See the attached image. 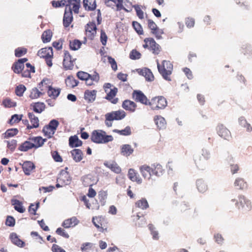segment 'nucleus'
<instances>
[{
	"label": "nucleus",
	"mask_w": 252,
	"mask_h": 252,
	"mask_svg": "<svg viewBox=\"0 0 252 252\" xmlns=\"http://www.w3.org/2000/svg\"><path fill=\"white\" fill-rule=\"evenodd\" d=\"M105 3L107 6L111 7L112 8L116 6L117 10H118L124 9L126 11H127L124 7L122 0H105Z\"/></svg>",
	"instance_id": "nucleus-24"
},
{
	"label": "nucleus",
	"mask_w": 252,
	"mask_h": 252,
	"mask_svg": "<svg viewBox=\"0 0 252 252\" xmlns=\"http://www.w3.org/2000/svg\"><path fill=\"white\" fill-rule=\"evenodd\" d=\"M37 55L40 58H45L48 57H53V52L52 47L43 48L37 52Z\"/></svg>",
	"instance_id": "nucleus-29"
},
{
	"label": "nucleus",
	"mask_w": 252,
	"mask_h": 252,
	"mask_svg": "<svg viewBox=\"0 0 252 252\" xmlns=\"http://www.w3.org/2000/svg\"><path fill=\"white\" fill-rule=\"evenodd\" d=\"M94 245V244L92 243H84L81 245L80 249L83 252H89L93 249Z\"/></svg>",
	"instance_id": "nucleus-53"
},
{
	"label": "nucleus",
	"mask_w": 252,
	"mask_h": 252,
	"mask_svg": "<svg viewBox=\"0 0 252 252\" xmlns=\"http://www.w3.org/2000/svg\"><path fill=\"white\" fill-rule=\"evenodd\" d=\"M7 143V148L11 151H13L16 147L17 141L14 139L5 141Z\"/></svg>",
	"instance_id": "nucleus-64"
},
{
	"label": "nucleus",
	"mask_w": 252,
	"mask_h": 252,
	"mask_svg": "<svg viewBox=\"0 0 252 252\" xmlns=\"http://www.w3.org/2000/svg\"><path fill=\"white\" fill-rule=\"evenodd\" d=\"M83 5L87 11H93L96 7V0H83Z\"/></svg>",
	"instance_id": "nucleus-31"
},
{
	"label": "nucleus",
	"mask_w": 252,
	"mask_h": 252,
	"mask_svg": "<svg viewBox=\"0 0 252 252\" xmlns=\"http://www.w3.org/2000/svg\"><path fill=\"white\" fill-rule=\"evenodd\" d=\"M63 54V65L64 68L65 70L72 69L76 59L73 58L68 51H64Z\"/></svg>",
	"instance_id": "nucleus-10"
},
{
	"label": "nucleus",
	"mask_w": 252,
	"mask_h": 252,
	"mask_svg": "<svg viewBox=\"0 0 252 252\" xmlns=\"http://www.w3.org/2000/svg\"><path fill=\"white\" fill-rule=\"evenodd\" d=\"M82 142L76 135L71 136L69 138V144L71 147H77L82 145Z\"/></svg>",
	"instance_id": "nucleus-43"
},
{
	"label": "nucleus",
	"mask_w": 252,
	"mask_h": 252,
	"mask_svg": "<svg viewBox=\"0 0 252 252\" xmlns=\"http://www.w3.org/2000/svg\"><path fill=\"white\" fill-rule=\"evenodd\" d=\"M2 105L6 108H11L16 106V102L9 98H6L2 101Z\"/></svg>",
	"instance_id": "nucleus-55"
},
{
	"label": "nucleus",
	"mask_w": 252,
	"mask_h": 252,
	"mask_svg": "<svg viewBox=\"0 0 252 252\" xmlns=\"http://www.w3.org/2000/svg\"><path fill=\"white\" fill-rule=\"evenodd\" d=\"M52 36V32L50 30L45 31L41 36L42 41L44 43L49 42L51 40Z\"/></svg>",
	"instance_id": "nucleus-49"
},
{
	"label": "nucleus",
	"mask_w": 252,
	"mask_h": 252,
	"mask_svg": "<svg viewBox=\"0 0 252 252\" xmlns=\"http://www.w3.org/2000/svg\"><path fill=\"white\" fill-rule=\"evenodd\" d=\"M239 122L240 125L246 128V130L248 132H251L252 130V127L251 125L247 123L246 119L244 117H241L239 119Z\"/></svg>",
	"instance_id": "nucleus-50"
},
{
	"label": "nucleus",
	"mask_w": 252,
	"mask_h": 252,
	"mask_svg": "<svg viewBox=\"0 0 252 252\" xmlns=\"http://www.w3.org/2000/svg\"><path fill=\"white\" fill-rule=\"evenodd\" d=\"M122 107L126 111L133 113L136 110L137 104L131 100L126 99L123 102Z\"/></svg>",
	"instance_id": "nucleus-19"
},
{
	"label": "nucleus",
	"mask_w": 252,
	"mask_h": 252,
	"mask_svg": "<svg viewBox=\"0 0 252 252\" xmlns=\"http://www.w3.org/2000/svg\"><path fill=\"white\" fill-rule=\"evenodd\" d=\"M31 106L32 107L33 110L38 113H41L45 108L44 103L40 102L33 103Z\"/></svg>",
	"instance_id": "nucleus-45"
},
{
	"label": "nucleus",
	"mask_w": 252,
	"mask_h": 252,
	"mask_svg": "<svg viewBox=\"0 0 252 252\" xmlns=\"http://www.w3.org/2000/svg\"><path fill=\"white\" fill-rule=\"evenodd\" d=\"M18 132L16 128L9 129L4 134V138H7L16 135Z\"/></svg>",
	"instance_id": "nucleus-57"
},
{
	"label": "nucleus",
	"mask_w": 252,
	"mask_h": 252,
	"mask_svg": "<svg viewBox=\"0 0 252 252\" xmlns=\"http://www.w3.org/2000/svg\"><path fill=\"white\" fill-rule=\"evenodd\" d=\"M24 68V64H23L20 63L18 61L15 62L12 66V69L14 73L19 74Z\"/></svg>",
	"instance_id": "nucleus-48"
},
{
	"label": "nucleus",
	"mask_w": 252,
	"mask_h": 252,
	"mask_svg": "<svg viewBox=\"0 0 252 252\" xmlns=\"http://www.w3.org/2000/svg\"><path fill=\"white\" fill-rule=\"evenodd\" d=\"M218 133L224 139L228 140L231 137L230 131L222 125H219L217 127Z\"/></svg>",
	"instance_id": "nucleus-21"
},
{
	"label": "nucleus",
	"mask_w": 252,
	"mask_h": 252,
	"mask_svg": "<svg viewBox=\"0 0 252 252\" xmlns=\"http://www.w3.org/2000/svg\"><path fill=\"white\" fill-rule=\"evenodd\" d=\"M22 167L25 174L27 175H30L32 171L35 168L33 163L30 161H24L22 165Z\"/></svg>",
	"instance_id": "nucleus-27"
},
{
	"label": "nucleus",
	"mask_w": 252,
	"mask_h": 252,
	"mask_svg": "<svg viewBox=\"0 0 252 252\" xmlns=\"http://www.w3.org/2000/svg\"><path fill=\"white\" fill-rule=\"evenodd\" d=\"M234 186L237 189L245 190L248 189V184L244 179L238 177L237 178L234 183Z\"/></svg>",
	"instance_id": "nucleus-25"
},
{
	"label": "nucleus",
	"mask_w": 252,
	"mask_h": 252,
	"mask_svg": "<svg viewBox=\"0 0 252 252\" xmlns=\"http://www.w3.org/2000/svg\"><path fill=\"white\" fill-rule=\"evenodd\" d=\"M108 119L114 120H121L123 119L126 116V113L122 110L112 111L108 113Z\"/></svg>",
	"instance_id": "nucleus-16"
},
{
	"label": "nucleus",
	"mask_w": 252,
	"mask_h": 252,
	"mask_svg": "<svg viewBox=\"0 0 252 252\" xmlns=\"http://www.w3.org/2000/svg\"><path fill=\"white\" fill-rule=\"evenodd\" d=\"M196 187L198 191L204 193L208 190V186L204 181L202 179H198L196 181Z\"/></svg>",
	"instance_id": "nucleus-42"
},
{
	"label": "nucleus",
	"mask_w": 252,
	"mask_h": 252,
	"mask_svg": "<svg viewBox=\"0 0 252 252\" xmlns=\"http://www.w3.org/2000/svg\"><path fill=\"white\" fill-rule=\"evenodd\" d=\"M11 203L15 210L20 213H23L25 211V209L23 206L22 203L17 199H12Z\"/></svg>",
	"instance_id": "nucleus-41"
},
{
	"label": "nucleus",
	"mask_w": 252,
	"mask_h": 252,
	"mask_svg": "<svg viewBox=\"0 0 252 252\" xmlns=\"http://www.w3.org/2000/svg\"><path fill=\"white\" fill-rule=\"evenodd\" d=\"M183 211L185 212L187 215L192 217H196L197 215L195 209L192 207H189L188 209H184Z\"/></svg>",
	"instance_id": "nucleus-62"
},
{
	"label": "nucleus",
	"mask_w": 252,
	"mask_h": 252,
	"mask_svg": "<svg viewBox=\"0 0 252 252\" xmlns=\"http://www.w3.org/2000/svg\"><path fill=\"white\" fill-rule=\"evenodd\" d=\"M28 117L31 123L30 126H28V129L37 128L39 126V124L38 117L35 116L32 113L30 112L28 113Z\"/></svg>",
	"instance_id": "nucleus-32"
},
{
	"label": "nucleus",
	"mask_w": 252,
	"mask_h": 252,
	"mask_svg": "<svg viewBox=\"0 0 252 252\" xmlns=\"http://www.w3.org/2000/svg\"><path fill=\"white\" fill-rule=\"evenodd\" d=\"M154 121L159 129L164 128L166 126L165 120L161 116H156L154 117Z\"/></svg>",
	"instance_id": "nucleus-39"
},
{
	"label": "nucleus",
	"mask_w": 252,
	"mask_h": 252,
	"mask_svg": "<svg viewBox=\"0 0 252 252\" xmlns=\"http://www.w3.org/2000/svg\"><path fill=\"white\" fill-rule=\"evenodd\" d=\"M133 149L129 144H124L121 146V154L124 156H129L133 153Z\"/></svg>",
	"instance_id": "nucleus-35"
},
{
	"label": "nucleus",
	"mask_w": 252,
	"mask_h": 252,
	"mask_svg": "<svg viewBox=\"0 0 252 252\" xmlns=\"http://www.w3.org/2000/svg\"><path fill=\"white\" fill-rule=\"evenodd\" d=\"M59 122L56 120H51L48 125L45 126L42 129L44 136L48 138L53 137L58 126Z\"/></svg>",
	"instance_id": "nucleus-7"
},
{
	"label": "nucleus",
	"mask_w": 252,
	"mask_h": 252,
	"mask_svg": "<svg viewBox=\"0 0 252 252\" xmlns=\"http://www.w3.org/2000/svg\"><path fill=\"white\" fill-rule=\"evenodd\" d=\"M147 24L148 28L151 31V33L154 34L157 39H160L161 35L163 33L162 30L159 29L156 24L151 19L147 20Z\"/></svg>",
	"instance_id": "nucleus-11"
},
{
	"label": "nucleus",
	"mask_w": 252,
	"mask_h": 252,
	"mask_svg": "<svg viewBox=\"0 0 252 252\" xmlns=\"http://www.w3.org/2000/svg\"><path fill=\"white\" fill-rule=\"evenodd\" d=\"M97 91L96 90H87L84 92V98L88 103L93 102L96 96Z\"/></svg>",
	"instance_id": "nucleus-23"
},
{
	"label": "nucleus",
	"mask_w": 252,
	"mask_h": 252,
	"mask_svg": "<svg viewBox=\"0 0 252 252\" xmlns=\"http://www.w3.org/2000/svg\"><path fill=\"white\" fill-rule=\"evenodd\" d=\"M30 140L32 142L34 145V148L37 149L42 146L46 139H43L41 136H36L30 138Z\"/></svg>",
	"instance_id": "nucleus-33"
},
{
	"label": "nucleus",
	"mask_w": 252,
	"mask_h": 252,
	"mask_svg": "<svg viewBox=\"0 0 252 252\" xmlns=\"http://www.w3.org/2000/svg\"><path fill=\"white\" fill-rule=\"evenodd\" d=\"M135 206L141 209L145 210L149 208V205L147 200L143 198L135 202Z\"/></svg>",
	"instance_id": "nucleus-47"
},
{
	"label": "nucleus",
	"mask_w": 252,
	"mask_h": 252,
	"mask_svg": "<svg viewBox=\"0 0 252 252\" xmlns=\"http://www.w3.org/2000/svg\"><path fill=\"white\" fill-rule=\"evenodd\" d=\"M141 57V53L135 49L132 50L129 54V58L131 60H138Z\"/></svg>",
	"instance_id": "nucleus-61"
},
{
	"label": "nucleus",
	"mask_w": 252,
	"mask_h": 252,
	"mask_svg": "<svg viewBox=\"0 0 252 252\" xmlns=\"http://www.w3.org/2000/svg\"><path fill=\"white\" fill-rule=\"evenodd\" d=\"M104 164L106 167L116 174H120L122 172L121 168L115 161L105 162Z\"/></svg>",
	"instance_id": "nucleus-28"
},
{
	"label": "nucleus",
	"mask_w": 252,
	"mask_h": 252,
	"mask_svg": "<svg viewBox=\"0 0 252 252\" xmlns=\"http://www.w3.org/2000/svg\"><path fill=\"white\" fill-rule=\"evenodd\" d=\"M118 92L117 88L114 87L112 89H110L109 91H108L107 92H106L107 93V95L105 96V98L110 101L113 104H116L118 101V98L117 97H115V96L116 95V94Z\"/></svg>",
	"instance_id": "nucleus-22"
},
{
	"label": "nucleus",
	"mask_w": 252,
	"mask_h": 252,
	"mask_svg": "<svg viewBox=\"0 0 252 252\" xmlns=\"http://www.w3.org/2000/svg\"><path fill=\"white\" fill-rule=\"evenodd\" d=\"M92 222L99 231L103 233L108 231L109 223L104 217L102 216L94 217L92 219Z\"/></svg>",
	"instance_id": "nucleus-5"
},
{
	"label": "nucleus",
	"mask_w": 252,
	"mask_h": 252,
	"mask_svg": "<svg viewBox=\"0 0 252 252\" xmlns=\"http://www.w3.org/2000/svg\"><path fill=\"white\" fill-rule=\"evenodd\" d=\"M236 206L239 210H241L243 212L249 211L252 208L250 200L243 195L238 196V200L236 203Z\"/></svg>",
	"instance_id": "nucleus-8"
},
{
	"label": "nucleus",
	"mask_w": 252,
	"mask_h": 252,
	"mask_svg": "<svg viewBox=\"0 0 252 252\" xmlns=\"http://www.w3.org/2000/svg\"><path fill=\"white\" fill-rule=\"evenodd\" d=\"M71 154L73 159L76 162L80 161L83 158V153L81 150L75 149L71 151Z\"/></svg>",
	"instance_id": "nucleus-38"
},
{
	"label": "nucleus",
	"mask_w": 252,
	"mask_h": 252,
	"mask_svg": "<svg viewBox=\"0 0 252 252\" xmlns=\"http://www.w3.org/2000/svg\"><path fill=\"white\" fill-rule=\"evenodd\" d=\"M65 83L67 86L74 88L78 85V82L73 76H68L65 80Z\"/></svg>",
	"instance_id": "nucleus-51"
},
{
	"label": "nucleus",
	"mask_w": 252,
	"mask_h": 252,
	"mask_svg": "<svg viewBox=\"0 0 252 252\" xmlns=\"http://www.w3.org/2000/svg\"><path fill=\"white\" fill-rule=\"evenodd\" d=\"M114 131L120 135H125V136L129 135L131 133V129L129 126H126L124 129H122V130L116 129V130H114Z\"/></svg>",
	"instance_id": "nucleus-58"
},
{
	"label": "nucleus",
	"mask_w": 252,
	"mask_h": 252,
	"mask_svg": "<svg viewBox=\"0 0 252 252\" xmlns=\"http://www.w3.org/2000/svg\"><path fill=\"white\" fill-rule=\"evenodd\" d=\"M43 94V92H41L40 90L39 91L38 88L34 87L31 90L29 97L32 99H34L39 98Z\"/></svg>",
	"instance_id": "nucleus-46"
},
{
	"label": "nucleus",
	"mask_w": 252,
	"mask_h": 252,
	"mask_svg": "<svg viewBox=\"0 0 252 252\" xmlns=\"http://www.w3.org/2000/svg\"><path fill=\"white\" fill-rule=\"evenodd\" d=\"M132 27L134 30L136 31V32L139 34V35H142L143 34L144 32L143 30V28L141 26V25L137 22L136 21H133L132 22Z\"/></svg>",
	"instance_id": "nucleus-56"
},
{
	"label": "nucleus",
	"mask_w": 252,
	"mask_h": 252,
	"mask_svg": "<svg viewBox=\"0 0 252 252\" xmlns=\"http://www.w3.org/2000/svg\"><path fill=\"white\" fill-rule=\"evenodd\" d=\"M78 222L79 220L74 217L64 220L62 223V226L65 228H68L75 226Z\"/></svg>",
	"instance_id": "nucleus-30"
},
{
	"label": "nucleus",
	"mask_w": 252,
	"mask_h": 252,
	"mask_svg": "<svg viewBox=\"0 0 252 252\" xmlns=\"http://www.w3.org/2000/svg\"><path fill=\"white\" fill-rule=\"evenodd\" d=\"M27 52V49L24 47H18L15 50V55L16 57H20L25 55Z\"/></svg>",
	"instance_id": "nucleus-59"
},
{
	"label": "nucleus",
	"mask_w": 252,
	"mask_h": 252,
	"mask_svg": "<svg viewBox=\"0 0 252 252\" xmlns=\"http://www.w3.org/2000/svg\"><path fill=\"white\" fill-rule=\"evenodd\" d=\"M26 66L27 69L23 70L21 72L22 73V76L23 77H27L31 78V73L35 72V68L30 63H27L26 64Z\"/></svg>",
	"instance_id": "nucleus-34"
},
{
	"label": "nucleus",
	"mask_w": 252,
	"mask_h": 252,
	"mask_svg": "<svg viewBox=\"0 0 252 252\" xmlns=\"http://www.w3.org/2000/svg\"><path fill=\"white\" fill-rule=\"evenodd\" d=\"M52 84L53 83L50 79L45 78L38 84V87L41 92H43L44 94L45 92H47V91L52 86Z\"/></svg>",
	"instance_id": "nucleus-18"
},
{
	"label": "nucleus",
	"mask_w": 252,
	"mask_h": 252,
	"mask_svg": "<svg viewBox=\"0 0 252 252\" xmlns=\"http://www.w3.org/2000/svg\"><path fill=\"white\" fill-rule=\"evenodd\" d=\"M132 98L136 102H139L145 105H148L149 100L147 96L139 90H135L132 93Z\"/></svg>",
	"instance_id": "nucleus-12"
},
{
	"label": "nucleus",
	"mask_w": 252,
	"mask_h": 252,
	"mask_svg": "<svg viewBox=\"0 0 252 252\" xmlns=\"http://www.w3.org/2000/svg\"><path fill=\"white\" fill-rule=\"evenodd\" d=\"M82 182L85 187H91L95 185L98 180L95 179V177L91 174H88L83 176L82 178Z\"/></svg>",
	"instance_id": "nucleus-15"
},
{
	"label": "nucleus",
	"mask_w": 252,
	"mask_h": 252,
	"mask_svg": "<svg viewBox=\"0 0 252 252\" xmlns=\"http://www.w3.org/2000/svg\"><path fill=\"white\" fill-rule=\"evenodd\" d=\"M158 70L162 77L166 80H171L170 75L173 70V65L170 61L164 60L161 64L157 61Z\"/></svg>",
	"instance_id": "nucleus-3"
},
{
	"label": "nucleus",
	"mask_w": 252,
	"mask_h": 252,
	"mask_svg": "<svg viewBox=\"0 0 252 252\" xmlns=\"http://www.w3.org/2000/svg\"><path fill=\"white\" fill-rule=\"evenodd\" d=\"M66 3L67 1L66 0H61L58 1L53 0L51 1L52 5L54 8H58L64 6H66Z\"/></svg>",
	"instance_id": "nucleus-60"
},
{
	"label": "nucleus",
	"mask_w": 252,
	"mask_h": 252,
	"mask_svg": "<svg viewBox=\"0 0 252 252\" xmlns=\"http://www.w3.org/2000/svg\"><path fill=\"white\" fill-rule=\"evenodd\" d=\"M26 90V87L23 84L17 86L15 90L16 94L18 96H22Z\"/></svg>",
	"instance_id": "nucleus-54"
},
{
	"label": "nucleus",
	"mask_w": 252,
	"mask_h": 252,
	"mask_svg": "<svg viewBox=\"0 0 252 252\" xmlns=\"http://www.w3.org/2000/svg\"><path fill=\"white\" fill-rule=\"evenodd\" d=\"M127 176L128 178L132 182H136L138 184H141L142 183V179L137 172L133 168L128 170Z\"/></svg>",
	"instance_id": "nucleus-20"
},
{
	"label": "nucleus",
	"mask_w": 252,
	"mask_h": 252,
	"mask_svg": "<svg viewBox=\"0 0 252 252\" xmlns=\"http://www.w3.org/2000/svg\"><path fill=\"white\" fill-rule=\"evenodd\" d=\"M61 93V89L60 88H54L52 86L47 91V94L49 97H51L52 99H56L58 96Z\"/></svg>",
	"instance_id": "nucleus-40"
},
{
	"label": "nucleus",
	"mask_w": 252,
	"mask_h": 252,
	"mask_svg": "<svg viewBox=\"0 0 252 252\" xmlns=\"http://www.w3.org/2000/svg\"><path fill=\"white\" fill-rule=\"evenodd\" d=\"M10 238L11 242L17 246L22 248L25 246V243L19 238L15 233H12L10 235Z\"/></svg>",
	"instance_id": "nucleus-37"
},
{
	"label": "nucleus",
	"mask_w": 252,
	"mask_h": 252,
	"mask_svg": "<svg viewBox=\"0 0 252 252\" xmlns=\"http://www.w3.org/2000/svg\"><path fill=\"white\" fill-rule=\"evenodd\" d=\"M57 181L63 185L68 184L70 181L68 172L65 170H62L59 174Z\"/></svg>",
	"instance_id": "nucleus-26"
},
{
	"label": "nucleus",
	"mask_w": 252,
	"mask_h": 252,
	"mask_svg": "<svg viewBox=\"0 0 252 252\" xmlns=\"http://www.w3.org/2000/svg\"><path fill=\"white\" fill-rule=\"evenodd\" d=\"M86 34L90 39L93 40L96 34L97 28L94 22H89L85 27Z\"/></svg>",
	"instance_id": "nucleus-13"
},
{
	"label": "nucleus",
	"mask_w": 252,
	"mask_h": 252,
	"mask_svg": "<svg viewBox=\"0 0 252 252\" xmlns=\"http://www.w3.org/2000/svg\"><path fill=\"white\" fill-rule=\"evenodd\" d=\"M92 141L96 144H104L112 141L113 138L112 135L106 134L105 131L101 130H94L91 135Z\"/></svg>",
	"instance_id": "nucleus-2"
},
{
	"label": "nucleus",
	"mask_w": 252,
	"mask_h": 252,
	"mask_svg": "<svg viewBox=\"0 0 252 252\" xmlns=\"http://www.w3.org/2000/svg\"><path fill=\"white\" fill-rule=\"evenodd\" d=\"M73 21L72 12L70 9L65 8L64 13L63 17V25L64 28H67Z\"/></svg>",
	"instance_id": "nucleus-17"
},
{
	"label": "nucleus",
	"mask_w": 252,
	"mask_h": 252,
	"mask_svg": "<svg viewBox=\"0 0 252 252\" xmlns=\"http://www.w3.org/2000/svg\"><path fill=\"white\" fill-rule=\"evenodd\" d=\"M139 171L144 179L149 180L152 176L159 177L162 175L164 169L159 163H154L151 166L146 164L141 165Z\"/></svg>",
	"instance_id": "nucleus-1"
},
{
	"label": "nucleus",
	"mask_w": 252,
	"mask_h": 252,
	"mask_svg": "<svg viewBox=\"0 0 252 252\" xmlns=\"http://www.w3.org/2000/svg\"><path fill=\"white\" fill-rule=\"evenodd\" d=\"M210 157V155L209 152L206 150H202L201 155L197 154L194 156V162L198 167H203Z\"/></svg>",
	"instance_id": "nucleus-9"
},
{
	"label": "nucleus",
	"mask_w": 252,
	"mask_h": 252,
	"mask_svg": "<svg viewBox=\"0 0 252 252\" xmlns=\"http://www.w3.org/2000/svg\"><path fill=\"white\" fill-rule=\"evenodd\" d=\"M32 148H34V145L32 144V142L26 141L19 146L18 149L21 151L27 152Z\"/></svg>",
	"instance_id": "nucleus-44"
},
{
	"label": "nucleus",
	"mask_w": 252,
	"mask_h": 252,
	"mask_svg": "<svg viewBox=\"0 0 252 252\" xmlns=\"http://www.w3.org/2000/svg\"><path fill=\"white\" fill-rule=\"evenodd\" d=\"M66 1L65 8L70 9L75 13L78 14L80 7L81 0H67Z\"/></svg>",
	"instance_id": "nucleus-14"
},
{
	"label": "nucleus",
	"mask_w": 252,
	"mask_h": 252,
	"mask_svg": "<svg viewBox=\"0 0 252 252\" xmlns=\"http://www.w3.org/2000/svg\"><path fill=\"white\" fill-rule=\"evenodd\" d=\"M82 45L81 42L78 39H74L70 41L69 47L72 50H77L79 49Z\"/></svg>",
	"instance_id": "nucleus-52"
},
{
	"label": "nucleus",
	"mask_w": 252,
	"mask_h": 252,
	"mask_svg": "<svg viewBox=\"0 0 252 252\" xmlns=\"http://www.w3.org/2000/svg\"><path fill=\"white\" fill-rule=\"evenodd\" d=\"M140 74L144 76L147 81H153L154 80V76L150 69L147 68L142 69L139 72Z\"/></svg>",
	"instance_id": "nucleus-36"
},
{
	"label": "nucleus",
	"mask_w": 252,
	"mask_h": 252,
	"mask_svg": "<svg viewBox=\"0 0 252 252\" xmlns=\"http://www.w3.org/2000/svg\"><path fill=\"white\" fill-rule=\"evenodd\" d=\"M167 104L165 98L162 96H158L153 98L149 101V105L152 110L164 109Z\"/></svg>",
	"instance_id": "nucleus-6"
},
{
	"label": "nucleus",
	"mask_w": 252,
	"mask_h": 252,
	"mask_svg": "<svg viewBox=\"0 0 252 252\" xmlns=\"http://www.w3.org/2000/svg\"><path fill=\"white\" fill-rule=\"evenodd\" d=\"M144 43L143 47L145 49H148L154 55H158L161 51L160 46L158 44L154 38L147 37L144 40Z\"/></svg>",
	"instance_id": "nucleus-4"
},
{
	"label": "nucleus",
	"mask_w": 252,
	"mask_h": 252,
	"mask_svg": "<svg viewBox=\"0 0 252 252\" xmlns=\"http://www.w3.org/2000/svg\"><path fill=\"white\" fill-rule=\"evenodd\" d=\"M77 76L80 80H86V79L90 78L91 75L87 72L80 71L77 73Z\"/></svg>",
	"instance_id": "nucleus-63"
}]
</instances>
